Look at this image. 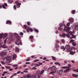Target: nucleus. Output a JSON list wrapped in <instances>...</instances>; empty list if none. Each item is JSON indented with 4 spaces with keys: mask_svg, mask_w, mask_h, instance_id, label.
<instances>
[{
    "mask_svg": "<svg viewBox=\"0 0 78 78\" xmlns=\"http://www.w3.org/2000/svg\"><path fill=\"white\" fill-rule=\"evenodd\" d=\"M6 24H11V21H10V20H7L6 22Z\"/></svg>",
    "mask_w": 78,
    "mask_h": 78,
    "instance_id": "15",
    "label": "nucleus"
},
{
    "mask_svg": "<svg viewBox=\"0 0 78 78\" xmlns=\"http://www.w3.org/2000/svg\"><path fill=\"white\" fill-rule=\"evenodd\" d=\"M13 34H14V36H17L16 39H17V40H19L20 39V37L19 36H18V34H17V33H14Z\"/></svg>",
    "mask_w": 78,
    "mask_h": 78,
    "instance_id": "9",
    "label": "nucleus"
},
{
    "mask_svg": "<svg viewBox=\"0 0 78 78\" xmlns=\"http://www.w3.org/2000/svg\"><path fill=\"white\" fill-rule=\"evenodd\" d=\"M36 76L32 75L30 76V78H36Z\"/></svg>",
    "mask_w": 78,
    "mask_h": 78,
    "instance_id": "22",
    "label": "nucleus"
},
{
    "mask_svg": "<svg viewBox=\"0 0 78 78\" xmlns=\"http://www.w3.org/2000/svg\"><path fill=\"white\" fill-rule=\"evenodd\" d=\"M11 56H8L4 58V60L6 61H10L11 59Z\"/></svg>",
    "mask_w": 78,
    "mask_h": 78,
    "instance_id": "6",
    "label": "nucleus"
},
{
    "mask_svg": "<svg viewBox=\"0 0 78 78\" xmlns=\"http://www.w3.org/2000/svg\"><path fill=\"white\" fill-rule=\"evenodd\" d=\"M62 42H65L64 40L63 39L62 40Z\"/></svg>",
    "mask_w": 78,
    "mask_h": 78,
    "instance_id": "64",
    "label": "nucleus"
},
{
    "mask_svg": "<svg viewBox=\"0 0 78 78\" xmlns=\"http://www.w3.org/2000/svg\"><path fill=\"white\" fill-rule=\"evenodd\" d=\"M9 71H12V70H13V69H12V68L10 69H9Z\"/></svg>",
    "mask_w": 78,
    "mask_h": 78,
    "instance_id": "62",
    "label": "nucleus"
},
{
    "mask_svg": "<svg viewBox=\"0 0 78 78\" xmlns=\"http://www.w3.org/2000/svg\"><path fill=\"white\" fill-rule=\"evenodd\" d=\"M24 67H27V65H24L23 66Z\"/></svg>",
    "mask_w": 78,
    "mask_h": 78,
    "instance_id": "61",
    "label": "nucleus"
},
{
    "mask_svg": "<svg viewBox=\"0 0 78 78\" xmlns=\"http://www.w3.org/2000/svg\"><path fill=\"white\" fill-rule=\"evenodd\" d=\"M4 5L5 6H7V4L6 3H5L4 4V5H2V7L3 8H4V9H5V6H4Z\"/></svg>",
    "mask_w": 78,
    "mask_h": 78,
    "instance_id": "17",
    "label": "nucleus"
},
{
    "mask_svg": "<svg viewBox=\"0 0 78 78\" xmlns=\"http://www.w3.org/2000/svg\"><path fill=\"white\" fill-rule=\"evenodd\" d=\"M70 70V69H66V70L64 71V73H66V72H67L69 71Z\"/></svg>",
    "mask_w": 78,
    "mask_h": 78,
    "instance_id": "20",
    "label": "nucleus"
},
{
    "mask_svg": "<svg viewBox=\"0 0 78 78\" xmlns=\"http://www.w3.org/2000/svg\"><path fill=\"white\" fill-rule=\"evenodd\" d=\"M29 38L30 39H33L34 38V37L33 36H31L29 37Z\"/></svg>",
    "mask_w": 78,
    "mask_h": 78,
    "instance_id": "32",
    "label": "nucleus"
},
{
    "mask_svg": "<svg viewBox=\"0 0 78 78\" xmlns=\"http://www.w3.org/2000/svg\"><path fill=\"white\" fill-rule=\"evenodd\" d=\"M58 30H62V29L60 27H58Z\"/></svg>",
    "mask_w": 78,
    "mask_h": 78,
    "instance_id": "58",
    "label": "nucleus"
},
{
    "mask_svg": "<svg viewBox=\"0 0 78 78\" xmlns=\"http://www.w3.org/2000/svg\"><path fill=\"white\" fill-rule=\"evenodd\" d=\"M63 72V70L62 69L59 70L58 71L57 73L59 74V75H61Z\"/></svg>",
    "mask_w": 78,
    "mask_h": 78,
    "instance_id": "10",
    "label": "nucleus"
},
{
    "mask_svg": "<svg viewBox=\"0 0 78 78\" xmlns=\"http://www.w3.org/2000/svg\"><path fill=\"white\" fill-rule=\"evenodd\" d=\"M18 65H16V64H15V65H13L12 66L13 67H17V66H18Z\"/></svg>",
    "mask_w": 78,
    "mask_h": 78,
    "instance_id": "50",
    "label": "nucleus"
},
{
    "mask_svg": "<svg viewBox=\"0 0 78 78\" xmlns=\"http://www.w3.org/2000/svg\"><path fill=\"white\" fill-rule=\"evenodd\" d=\"M70 23H68L66 25H67V26H70Z\"/></svg>",
    "mask_w": 78,
    "mask_h": 78,
    "instance_id": "47",
    "label": "nucleus"
},
{
    "mask_svg": "<svg viewBox=\"0 0 78 78\" xmlns=\"http://www.w3.org/2000/svg\"><path fill=\"white\" fill-rule=\"evenodd\" d=\"M40 73L41 74V71H40V70H37L36 72V75H39Z\"/></svg>",
    "mask_w": 78,
    "mask_h": 78,
    "instance_id": "16",
    "label": "nucleus"
},
{
    "mask_svg": "<svg viewBox=\"0 0 78 78\" xmlns=\"http://www.w3.org/2000/svg\"><path fill=\"white\" fill-rule=\"evenodd\" d=\"M63 26V25H62V23H61L60 24V26L61 27H62Z\"/></svg>",
    "mask_w": 78,
    "mask_h": 78,
    "instance_id": "55",
    "label": "nucleus"
},
{
    "mask_svg": "<svg viewBox=\"0 0 78 78\" xmlns=\"http://www.w3.org/2000/svg\"><path fill=\"white\" fill-rule=\"evenodd\" d=\"M61 49H63L64 50H66V48H64V46H62L61 47Z\"/></svg>",
    "mask_w": 78,
    "mask_h": 78,
    "instance_id": "40",
    "label": "nucleus"
},
{
    "mask_svg": "<svg viewBox=\"0 0 78 78\" xmlns=\"http://www.w3.org/2000/svg\"><path fill=\"white\" fill-rule=\"evenodd\" d=\"M41 75L38 74V78H41Z\"/></svg>",
    "mask_w": 78,
    "mask_h": 78,
    "instance_id": "49",
    "label": "nucleus"
},
{
    "mask_svg": "<svg viewBox=\"0 0 78 78\" xmlns=\"http://www.w3.org/2000/svg\"><path fill=\"white\" fill-rule=\"evenodd\" d=\"M35 65L37 67H39V66H40V65L37 64V63L35 64Z\"/></svg>",
    "mask_w": 78,
    "mask_h": 78,
    "instance_id": "42",
    "label": "nucleus"
},
{
    "mask_svg": "<svg viewBox=\"0 0 78 78\" xmlns=\"http://www.w3.org/2000/svg\"><path fill=\"white\" fill-rule=\"evenodd\" d=\"M74 72H78V69H75L74 70Z\"/></svg>",
    "mask_w": 78,
    "mask_h": 78,
    "instance_id": "45",
    "label": "nucleus"
},
{
    "mask_svg": "<svg viewBox=\"0 0 78 78\" xmlns=\"http://www.w3.org/2000/svg\"><path fill=\"white\" fill-rule=\"evenodd\" d=\"M27 24L28 25H30L31 23L30 22H28L27 23Z\"/></svg>",
    "mask_w": 78,
    "mask_h": 78,
    "instance_id": "51",
    "label": "nucleus"
},
{
    "mask_svg": "<svg viewBox=\"0 0 78 78\" xmlns=\"http://www.w3.org/2000/svg\"><path fill=\"white\" fill-rule=\"evenodd\" d=\"M45 72V71L44 70H42L40 72V75H42L44 73V72Z\"/></svg>",
    "mask_w": 78,
    "mask_h": 78,
    "instance_id": "25",
    "label": "nucleus"
},
{
    "mask_svg": "<svg viewBox=\"0 0 78 78\" xmlns=\"http://www.w3.org/2000/svg\"><path fill=\"white\" fill-rule=\"evenodd\" d=\"M20 35H23V33L22 32L20 33Z\"/></svg>",
    "mask_w": 78,
    "mask_h": 78,
    "instance_id": "63",
    "label": "nucleus"
},
{
    "mask_svg": "<svg viewBox=\"0 0 78 78\" xmlns=\"http://www.w3.org/2000/svg\"><path fill=\"white\" fill-rule=\"evenodd\" d=\"M30 60V58H29L27 60H26V61H29Z\"/></svg>",
    "mask_w": 78,
    "mask_h": 78,
    "instance_id": "48",
    "label": "nucleus"
},
{
    "mask_svg": "<svg viewBox=\"0 0 78 78\" xmlns=\"http://www.w3.org/2000/svg\"><path fill=\"white\" fill-rule=\"evenodd\" d=\"M72 76H73V77H78V75L75 74H73Z\"/></svg>",
    "mask_w": 78,
    "mask_h": 78,
    "instance_id": "26",
    "label": "nucleus"
},
{
    "mask_svg": "<svg viewBox=\"0 0 78 78\" xmlns=\"http://www.w3.org/2000/svg\"><path fill=\"white\" fill-rule=\"evenodd\" d=\"M8 39V38L7 37L5 39V41H4V42L5 44H6V39Z\"/></svg>",
    "mask_w": 78,
    "mask_h": 78,
    "instance_id": "44",
    "label": "nucleus"
},
{
    "mask_svg": "<svg viewBox=\"0 0 78 78\" xmlns=\"http://www.w3.org/2000/svg\"><path fill=\"white\" fill-rule=\"evenodd\" d=\"M69 67L67 66H63L62 67V69H68Z\"/></svg>",
    "mask_w": 78,
    "mask_h": 78,
    "instance_id": "30",
    "label": "nucleus"
},
{
    "mask_svg": "<svg viewBox=\"0 0 78 78\" xmlns=\"http://www.w3.org/2000/svg\"><path fill=\"white\" fill-rule=\"evenodd\" d=\"M56 42L57 44H58L60 42L58 40H57L56 41Z\"/></svg>",
    "mask_w": 78,
    "mask_h": 78,
    "instance_id": "43",
    "label": "nucleus"
},
{
    "mask_svg": "<svg viewBox=\"0 0 78 78\" xmlns=\"http://www.w3.org/2000/svg\"><path fill=\"white\" fill-rule=\"evenodd\" d=\"M8 2L9 3H11L12 2V0H8Z\"/></svg>",
    "mask_w": 78,
    "mask_h": 78,
    "instance_id": "34",
    "label": "nucleus"
},
{
    "mask_svg": "<svg viewBox=\"0 0 78 78\" xmlns=\"http://www.w3.org/2000/svg\"><path fill=\"white\" fill-rule=\"evenodd\" d=\"M51 58H52V59H53V60H56V58L55 57L52 56L51 57Z\"/></svg>",
    "mask_w": 78,
    "mask_h": 78,
    "instance_id": "31",
    "label": "nucleus"
},
{
    "mask_svg": "<svg viewBox=\"0 0 78 78\" xmlns=\"http://www.w3.org/2000/svg\"><path fill=\"white\" fill-rule=\"evenodd\" d=\"M70 55H74V52L73 51H71L70 52Z\"/></svg>",
    "mask_w": 78,
    "mask_h": 78,
    "instance_id": "37",
    "label": "nucleus"
},
{
    "mask_svg": "<svg viewBox=\"0 0 78 78\" xmlns=\"http://www.w3.org/2000/svg\"><path fill=\"white\" fill-rule=\"evenodd\" d=\"M17 57V55L16 54H13L12 59L13 60H14L16 59V58Z\"/></svg>",
    "mask_w": 78,
    "mask_h": 78,
    "instance_id": "13",
    "label": "nucleus"
},
{
    "mask_svg": "<svg viewBox=\"0 0 78 78\" xmlns=\"http://www.w3.org/2000/svg\"><path fill=\"white\" fill-rule=\"evenodd\" d=\"M24 27L25 29H27V25H24Z\"/></svg>",
    "mask_w": 78,
    "mask_h": 78,
    "instance_id": "39",
    "label": "nucleus"
},
{
    "mask_svg": "<svg viewBox=\"0 0 78 78\" xmlns=\"http://www.w3.org/2000/svg\"><path fill=\"white\" fill-rule=\"evenodd\" d=\"M55 64H56V65H58V66H61V64H60V63H59L58 62H55Z\"/></svg>",
    "mask_w": 78,
    "mask_h": 78,
    "instance_id": "24",
    "label": "nucleus"
},
{
    "mask_svg": "<svg viewBox=\"0 0 78 78\" xmlns=\"http://www.w3.org/2000/svg\"><path fill=\"white\" fill-rule=\"evenodd\" d=\"M59 45H56L55 46V48H59Z\"/></svg>",
    "mask_w": 78,
    "mask_h": 78,
    "instance_id": "41",
    "label": "nucleus"
},
{
    "mask_svg": "<svg viewBox=\"0 0 78 78\" xmlns=\"http://www.w3.org/2000/svg\"><path fill=\"white\" fill-rule=\"evenodd\" d=\"M2 47L3 48H8L7 46H6L5 44H4V45L3 44H2Z\"/></svg>",
    "mask_w": 78,
    "mask_h": 78,
    "instance_id": "19",
    "label": "nucleus"
},
{
    "mask_svg": "<svg viewBox=\"0 0 78 78\" xmlns=\"http://www.w3.org/2000/svg\"><path fill=\"white\" fill-rule=\"evenodd\" d=\"M8 36V34H3L2 33L0 34V38H3V39H5Z\"/></svg>",
    "mask_w": 78,
    "mask_h": 78,
    "instance_id": "4",
    "label": "nucleus"
},
{
    "mask_svg": "<svg viewBox=\"0 0 78 78\" xmlns=\"http://www.w3.org/2000/svg\"><path fill=\"white\" fill-rule=\"evenodd\" d=\"M15 3L16 5V7L18 8H20V5H21V3L19 2L18 1L15 2Z\"/></svg>",
    "mask_w": 78,
    "mask_h": 78,
    "instance_id": "7",
    "label": "nucleus"
},
{
    "mask_svg": "<svg viewBox=\"0 0 78 78\" xmlns=\"http://www.w3.org/2000/svg\"><path fill=\"white\" fill-rule=\"evenodd\" d=\"M70 30V27H66V28H65L64 29V30L65 31H66V32H67V33H68L69 34H70V35H72V34H73V32L70 31L68 32V31H69V30Z\"/></svg>",
    "mask_w": 78,
    "mask_h": 78,
    "instance_id": "1",
    "label": "nucleus"
},
{
    "mask_svg": "<svg viewBox=\"0 0 78 78\" xmlns=\"http://www.w3.org/2000/svg\"><path fill=\"white\" fill-rule=\"evenodd\" d=\"M9 41H10V42H11V41H12V42H14V40L13 38H9Z\"/></svg>",
    "mask_w": 78,
    "mask_h": 78,
    "instance_id": "23",
    "label": "nucleus"
},
{
    "mask_svg": "<svg viewBox=\"0 0 78 78\" xmlns=\"http://www.w3.org/2000/svg\"><path fill=\"white\" fill-rule=\"evenodd\" d=\"M36 67V66H35L34 67H33L32 68V70H36V69H37V68H35Z\"/></svg>",
    "mask_w": 78,
    "mask_h": 78,
    "instance_id": "35",
    "label": "nucleus"
},
{
    "mask_svg": "<svg viewBox=\"0 0 78 78\" xmlns=\"http://www.w3.org/2000/svg\"><path fill=\"white\" fill-rule=\"evenodd\" d=\"M74 42V40H71L69 41V42Z\"/></svg>",
    "mask_w": 78,
    "mask_h": 78,
    "instance_id": "52",
    "label": "nucleus"
},
{
    "mask_svg": "<svg viewBox=\"0 0 78 78\" xmlns=\"http://www.w3.org/2000/svg\"><path fill=\"white\" fill-rule=\"evenodd\" d=\"M69 21L70 22H73V19L72 18H69Z\"/></svg>",
    "mask_w": 78,
    "mask_h": 78,
    "instance_id": "18",
    "label": "nucleus"
},
{
    "mask_svg": "<svg viewBox=\"0 0 78 78\" xmlns=\"http://www.w3.org/2000/svg\"><path fill=\"white\" fill-rule=\"evenodd\" d=\"M1 64H3V65L5 64V62H4L3 61H1Z\"/></svg>",
    "mask_w": 78,
    "mask_h": 78,
    "instance_id": "54",
    "label": "nucleus"
},
{
    "mask_svg": "<svg viewBox=\"0 0 78 78\" xmlns=\"http://www.w3.org/2000/svg\"><path fill=\"white\" fill-rule=\"evenodd\" d=\"M5 67L6 69H9L10 68H11V67L9 66H5Z\"/></svg>",
    "mask_w": 78,
    "mask_h": 78,
    "instance_id": "28",
    "label": "nucleus"
},
{
    "mask_svg": "<svg viewBox=\"0 0 78 78\" xmlns=\"http://www.w3.org/2000/svg\"><path fill=\"white\" fill-rule=\"evenodd\" d=\"M51 72L50 73L51 74L52 73H55L56 72V68L55 66H52L51 68Z\"/></svg>",
    "mask_w": 78,
    "mask_h": 78,
    "instance_id": "2",
    "label": "nucleus"
},
{
    "mask_svg": "<svg viewBox=\"0 0 78 78\" xmlns=\"http://www.w3.org/2000/svg\"><path fill=\"white\" fill-rule=\"evenodd\" d=\"M72 44L73 46H76V43H75L74 42H73Z\"/></svg>",
    "mask_w": 78,
    "mask_h": 78,
    "instance_id": "29",
    "label": "nucleus"
},
{
    "mask_svg": "<svg viewBox=\"0 0 78 78\" xmlns=\"http://www.w3.org/2000/svg\"><path fill=\"white\" fill-rule=\"evenodd\" d=\"M75 29L76 30H78V26L77 25L75 26Z\"/></svg>",
    "mask_w": 78,
    "mask_h": 78,
    "instance_id": "27",
    "label": "nucleus"
},
{
    "mask_svg": "<svg viewBox=\"0 0 78 78\" xmlns=\"http://www.w3.org/2000/svg\"><path fill=\"white\" fill-rule=\"evenodd\" d=\"M7 73H8V71H5V72H3V73H4V74H5Z\"/></svg>",
    "mask_w": 78,
    "mask_h": 78,
    "instance_id": "59",
    "label": "nucleus"
},
{
    "mask_svg": "<svg viewBox=\"0 0 78 78\" xmlns=\"http://www.w3.org/2000/svg\"><path fill=\"white\" fill-rule=\"evenodd\" d=\"M20 72H21L20 71H19L17 72V74H19V73H20Z\"/></svg>",
    "mask_w": 78,
    "mask_h": 78,
    "instance_id": "57",
    "label": "nucleus"
},
{
    "mask_svg": "<svg viewBox=\"0 0 78 78\" xmlns=\"http://www.w3.org/2000/svg\"><path fill=\"white\" fill-rule=\"evenodd\" d=\"M26 64H31V63L30 62H26Z\"/></svg>",
    "mask_w": 78,
    "mask_h": 78,
    "instance_id": "53",
    "label": "nucleus"
},
{
    "mask_svg": "<svg viewBox=\"0 0 78 78\" xmlns=\"http://www.w3.org/2000/svg\"><path fill=\"white\" fill-rule=\"evenodd\" d=\"M34 31H36V32H37V33H38V32H39V30L36 29H34Z\"/></svg>",
    "mask_w": 78,
    "mask_h": 78,
    "instance_id": "36",
    "label": "nucleus"
},
{
    "mask_svg": "<svg viewBox=\"0 0 78 78\" xmlns=\"http://www.w3.org/2000/svg\"><path fill=\"white\" fill-rule=\"evenodd\" d=\"M72 14H75V10H73L72 12Z\"/></svg>",
    "mask_w": 78,
    "mask_h": 78,
    "instance_id": "38",
    "label": "nucleus"
},
{
    "mask_svg": "<svg viewBox=\"0 0 78 78\" xmlns=\"http://www.w3.org/2000/svg\"><path fill=\"white\" fill-rule=\"evenodd\" d=\"M5 55V53L3 52H2L0 53V55L3 56Z\"/></svg>",
    "mask_w": 78,
    "mask_h": 78,
    "instance_id": "21",
    "label": "nucleus"
},
{
    "mask_svg": "<svg viewBox=\"0 0 78 78\" xmlns=\"http://www.w3.org/2000/svg\"><path fill=\"white\" fill-rule=\"evenodd\" d=\"M39 61V60L36 59L34 60V62H37Z\"/></svg>",
    "mask_w": 78,
    "mask_h": 78,
    "instance_id": "56",
    "label": "nucleus"
},
{
    "mask_svg": "<svg viewBox=\"0 0 78 78\" xmlns=\"http://www.w3.org/2000/svg\"><path fill=\"white\" fill-rule=\"evenodd\" d=\"M13 8L15 9V10H16V6L15 5H14L13 6Z\"/></svg>",
    "mask_w": 78,
    "mask_h": 78,
    "instance_id": "46",
    "label": "nucleus"
},
{
    "mask_svg": "<svg viewBox=\"0 0 78 78\" xmlns=\"http://www.w3.org/2000/svg\"><path fill=\"white\" fill-rule=\"evenodd\" d=\"M72 37H70V36L69 37H70V39H72V38H73L74 39H75V38H76V36H75L74 35L72 34Z\"/></svg>",
    "mask_w": 78,
    "mask_h": 78,
    "instance_id": "14",
    "label": "nucleus"
},
{
    "mask_svg": "<svg viewBox=\"0 0 78 78\" xmlns=\"http://www.w3.org/2000/svg\"><path fill=\"white\" fill-rule=\"evenodd\" d=\"M31 74H28L27 75V78H29V77H30L31 76Z\"/></svg>",
    "mask_w": 78,
    "mask_h": 78,
    "instance_id": "33",
    "label": "nucleus"
},
{
    "mask_svg": "<svg viewBox=\"0 0 78 78\" xmlns=\"http://www.w3.org/2000/svg\"><path fill=\"white\" fill-rule=\"evenodd\" d=\"M60 37H62V36H63V37H66V36L68 37H70V35H69L68 34H62V35H60Z\"/></svg>",
    "mask_w": 78,
    "mask_h": 78,
    "instance_id": "8",
    "label": "nucleus"
},
{
    "mask_svg": "<svg viewBox=\"0 0 78 78\" xmlns=\"http://www.w3.org/2000/svg\"><path fill=\"white\" fill-rule=\"evenodd\" d=\"M19 50H20L19 48H18V47H16L15 48V52H19Z\"/></svg>",
    "mask_w": 78,
    "mask_h": 78,
    "instance_id": "12",
    "label": "nucleus"
},
{
    "mask_svg": "<svg viewBox=\"0 0 78 78\" xmlns=\"http://www.w3.org/2000/svg\"><path fill=\"white\" fill-rule=\"evenodd\" d=\"M15 43L16 45H22V43H21V41H20L19 40H17L16 41H15Z\"/></svg>",
    "mask_w": 78,
    "mask_h": 78,
    "instance_id": "5",
    "label": "nucleus"
},
{
    "mask_svg": "<svg viewBox=\"0 0 78 78\" xmlns=\"http://www.w3.org/2000/svg\"><path fill=\"white\" fill-rule=\"evenodd\" d=\"M27 32H29L30 31H31V32H33V30L32 28H30L29 27L27 29Z\"/></svg>",
    "mask_w": 78,
    "mask_h": 78,
    "instance_id": "11",
    "label": "nucleus"
},
{
    "mask_svg": "<svg viewBox=\"0 0 78 78\" xmlns=\"http://www.w3.org/2000/svg\"><path fill=\"white\" fill-rule=\"evenodd\" d=\"M65 48L67 49V51L68 52H70L71 51H72V49L70 48V46L69 44H68L65 46Z\"/></svg>",
    "mask_w": 78,
    "mask_h": 78,
    "instance_id": "3",
    "label": "nucleus"
},
{
    "mask_svg": "<svg viewBox=\"0 0 78 78\" xmlns=\"http://www.w3.org/2000/svg\"><path fill=\"white\" fill-rule=\"evenodd\" d=\"M71 48H72L73 49H74V50L76 49V48L74 47H72Z\"/></svg>",
    "mask_w": 78,
    "mask_h": 78,
    "instance_id": "60",
    "label": "nucleus"
}]
</instances>
